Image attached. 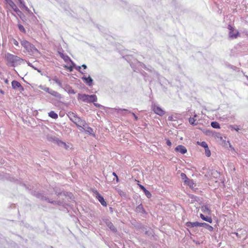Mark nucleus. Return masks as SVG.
Here are the masks:
<instances>
[{
    "label": "nucleus",
    "instance_id": "nucleus-10",
    "mask_svg": "<svg viewBox=\"0 0 248 248\" xmlns=\"http://www.w3.org/2000/svg\"><path fill=\"white\" fill-rule=\"evenodd\" d=\"M151 108L155 114L160 116H162L165 113V111L164 110H163L159 106L156 105L153 102L152 104Z\"/></svg>",
    "mask_w": 248,
    "mask_h": 248
},
{
    "label": "nucleus",
    "instance_id": "nucleus-40",
    "mask_svg": "<svg viewBox=\"0 0 248 248\" xmlns=\"http://www.w3.org/2000/svg\"><path fill=\"white\" fill-rule=\"evenodd\" d=\"M57 142L59 146H63L65 149H67V146L65 142L60 140H58Z\"/></svg>",
    "mask_w": 248,
    "mask_h": 248
},
{
    "label": "nucleus",
    "instance_id": "nucleus-1",
    "mask_svg": "<svg viewBox=\"0 0 248 248\" xmlns=\"http://www.w3.org/2000/svg\"><path fill=\"white\" fill-rule=\"evenodd\" d=\"M4 59L7 62V65L11 67H16L24 62L23 59L10 53L5 54Z\"/></svg>",
    "mask_w": 248,
    "mask_h": 248
},
{
    "label": "nucleus",
    "instance_id": "nucleus-61",
    "mask_svg": "<svg viewBox=\"0 0 248 248\" xmlns=\"http://www.w3.org/2000/svg\"><path fill=\"white\" fill-rule=\"evenodd\" d=\"M81 66L83 69H86L87 68V66L85 64H83Z\"/></svg>",
    "mask_w": 248,
    "mask_h": 248
},
{
    "label": "nucleus",
    "instance_id": "nucleus-38",
    "mask_svg": "<svg viewBox=\"0 0 248 248\" xmlns=\"http://www.w3.org/2000/svg\"><path fill=\"white\" fill-rule=\"evenodd\" d=\"M63 195L65 196L69 197V199L71 200H73L74 196L72 193L68 192H63Z\"/></svg>",
    "mask_w": 248,
    "mask_h": 248
},
{
    "label": "nucleus",
    "instance_id": "nucleus-41",
    "mask_svg": "<svg viewBox=\"0 0 248 248\" xmlns=\"http://www.w3.org/2000/svg\"><path fill=\"white\" fill-rule=\"evenodd\" d=\"M26 62L28 64V66L33 68L34 69H35V70H37L38 72H39V73H41V71L39 69H38L37 68H36V67L34 66L29 61H26Z\"/></svg>",
    "mask_w": 248,
    "mask_h": 248
},
{
    "label": "nucleus",
    "instance_id": "nucleus-18",
    "mask_svg": "<svg viewBox=\"0 0 248 248\" xmlns=\"http://www.w3.org/2000/svg\"><path fill=\"white\" fill-rule=\"evenodd\" d=\"M175 152H179L183 155L186 154L187 152V149L186 148L182 145H179L176 147L175 148Z\"/></svg>",
    "mask_w": 248,
    "mask_h": 248
},
{
    "label": "nucleus",
    "instance_id": "nucleus-54",
    "mask_svg": "<svg viewBox=\"0 0 248 248\" xmlns=\"http://www.w3.org/2000/svg\"><path fill=\"white\" fill-rule=\"evenodd\" d=\"M245 46V44H244V42H240L237 45V48H238V47H242Z\"/></svg>",
    "mask_w": 248,
    "mask_h": 248
},
{
    "label": "nucleus",
    "instance_id": "nucleus-50",
    "mask_svg": "<svg viewBox=\"0 0 248 248\" xmlns=\"http://www.w3.org/2000/svg\"><path fill=\"white\" fill-rule=\"evenodd\" d=\"M137 63L139 64V65L141 66L142 68H144L145 70L147 68V65H146L143 62H137Z\"/></svg>",
    "mask_w": 248,
    "mask_h": 248
},
{
    "label": "nucleus",
    "instance_id": "nucleus-15",
    "mask_svg": "<svg viewBox=\"0 0 248 248\" xmlns=\"http://www.w3.org/2000/svg\"><path fill=\"white\" fill-rule=\"evenodd\" d=\"M135 212L137 213L140 214L141 216L143 215H147V213L143 208V206L141 203L138 205L135 209Z\"/></svg>",
    "mask_w": 248,
    "mask_h": 248
},
{
    "label": "nucleus",
    "instance_id": "nucleus-14",
    "mask_svg": "<svg viewBox=\"0 0 248 248\" xmlns=\"http://www.w3.org/2000/svg\"><path fill=\"white\" fill-rule=\"evenodd\" d=\"M94 193L95 194V198L98 200L101 205L105 207L107 206V203L103 197L97 190H95Z\"/></svg>",
    "mask_w": 248,
    "mask_h": 248
},
{
    "label": "nucleus",
    "instance_id": "nucleus-29",
    "mask_svg": "<svg viewBox=\"0 0 248 248\" xmlns=\"http://www.w3.org/2000/svg\"><path fill=\"white\" fill-rule=\"evenodd\" d=\"M185 185H187L189 186V187L191 189L193 188V186L195 184L193 180L192 179H189L186 183H184Z\"/></svg>",
    "mask_w": 248,
    "mask_h": 248
},
{
    "label": "nucleus",
    "instance_id": "nucleus-2",
    "mask_svg": "<svg viewBox=\"0 0 248 248\" xmlns=\"http://www.w3.org/2000/svg\"><path fill=\"white\" fill-rule=\"evenodd\" d=\"M70 115L73 116L74 117V119H72V118L69 116L70 120L73 122L78 127H79V129L81 131H83V130H85L84 127L86 126L87 123L86 121L84 120L81 119L80 117L77 116L74 113L72 112L70 114Z\"/></svg>",
    "mask_w": 248,
    "mask_h": 248
},
{
    "label": "nucleus",
    "instance_id": "nucleus-6",
    "mask_svg": "<svg viewBox=\"0 0 248 248\" xmlns=\"http://www.w3.org/2000/svg\"><path fill=\"white\" fill-rule=\"evenodd\" d=\"M60 87L63 88L66 92L69 94H75L76 92L70 86L65 84H62L60 78H51Z\"/></svg>",
    "mask_w": 248,
    "mask_h": 248
},
{
    "label": "nucleus",
    "instance_id": "nucleus-58",
    "mask_svg": "<svg viewBox=\"0 0 248 248\" xmlns=\"http://www.w3.org/2000/svg\"><path fill=\"white\" fill-rule=\"evenodd\" d=\"M140 228L145 232V231L147 230L146 228L144 226H143V225H140Z\"/></svg>",
    "mask_w": 248,
    "mask_h": 248
},
{
    "label": "nucleus",
    "instance_id": "nucleus-9",
    "mask_svg": "<svg viewBox=\"0 0 248 248\" xmlns=\"http://www.w3.org/2000/svg\"><path fill=\"white\" fill-rule=\"evenodd\" d=\"M4 3L6 5H8L11 9L15 12L17 15L18 14H21L22 12L20 11L19 8L17 7L16 4L13 0H3Z\"/></svg>",
    "mask_w": 248,
    "mask_h": 248
},
{
    "label": "nucleus",
    "instance_id": "nucleus-43",
    "mask_svg": "<svg viewBox=\"0 0 248 248\" xmlns=\"http://www.w3.org/2000/svg\"><path fill=\"white\" fill-rule=\"evenodd\" d=\"M190 198L192 199V201H196V202H199L200 201V198L194 195H192L190 196Z\"/></svg>",
    "mask_w": 248,
    "mask_h": 248
},
{
    "label": "nucleus",
    "instance_id": "nucleus-25",
    "mask_svg": "<svg viewBox=\"0 0 248 248\" xmlns=\"http://www.w3.org/2000/svg\"><path fill=\"white\" fill-rule=\"evenodd\" d=\"M201 227H203L210 232H212L214 228L212 226L205 222H202Z\"/></svg>",
    "mask_w": 248,
    "mask_h": 248
},
{
    "label": "nucleus",
    "instance_id": "nucleus-12",
    "mask_svg": "<svg viewBox=\"0 0 248 248\" xmlns=\"http://www.w3.org/2000/svg\"><path fill=\"white\" fill-rule=\"evenodd\" d=\"M12 86L13 89L17 90L21 93L24 91V89L21 84L16 80H13L12 82Z\"/></svg>",
    "mask_w": 248,
    "mask_h": 248
},
{
    "label": "nucleus",
    "instance_id": "nucleus-35",
    "mask_svg": "<svg viewBox=\"0 0 248 248\" xmlns=\"http://www.w3.org/2000/svg\"><path fill=\"white\" fill-rule=\"evenodd\" d=\"M17 15L23 22H26L27 21V18L26 16L22 12H21V14H18Z\"/></svg>",
    "mask_w": 248,
    "mask_h": 248
},
{
    "label": "nucleus",
    "instance_id": "nucleus-22",
    "mask_svg": "<svg viewBox=\"0 0 248 248\" xmlns=\"http://www.w3.org/2000/svg\"><path fill=\"white\" fill-rule=\"evenodd\" d=\"M200 217L204 221L211 223L213 221L212 218L210 217L205 216L202 214H200Z\"/></svg>",
    "mask_w": 248,
    "mask_h": 248
},
{
    "label": "nucleus",
    "instance_id": "nucleus-30",
    "mask_svg": "<svg viewBox=\"0 0 248 248\" xmlns=\"http://www.w3.org/2000/svg\"><path fill=\"white\" fill-rule=\"evenodd\" d=\"M201 210H202V212H203V213H210L211 212V211L209 209V208L207 205H204L202 206L201 207Z\"/></svg>",
    "mask_w": 248,
    "mask_h": 248
},
{
    "label": "nucleus",
    "instance_id": "nucleus-51",
    "mask_svg": "<svg viewBox=\"0 0 248 248\" xmlns=\"http://www.w3.org/2000/svg\"><path fill=\"white\" fill-rule=\"evenodd\" d=\"M94 106H95L97 108H104V107L99 104L96 103L95 102L93 103Z\"/></svg>",
    "mask_w": 248,
    "mask_h": 248
},
{
    "label": "nucleus",
    "instance_id": "nucleus-4",
    "mask_svg": "<svg viewBox=\"0 0 248 248\" xmlns=\"http://www.w3.org/2000/svg\"><path fill=\"white\" fill-rule=\"evenodd\" d=\"M78 99L87 103H94L97 101V96L95 94L89 95L85 93H78Z\"/></svg>",
    "mask_w": 248,
    "mask_h": 248
},
{
    "label": "nucleus",
    "instance_id": "nucleus-55",
    "mask_svg": "<svg viewBox=\"0 0 248 248\" xmlns=\"http://www.w3.org/2000/svg\"><path fill=\"white\" fill-rule=\"evenodd\" d=\"M194 222V227H201L202 222Z\"/></svg>",
    "mask_w": 248,
    "mask_h": 248
},
{
    "label": "nucleus",
    "instance_id": "nucleus-57",
    "mask_svg": "<svg viewBox=\"0 0 248 248\" xmlns=\"http://www.w3.org/2000/svg\"><path fill=\"white\" fill-rule=\"evenodd\" d=\"M168 119L170 121H174V119L173 117L172 116H169Z\"/></svg>",
    "mask_w": 248,
    "mask_h": 248
},
{
    "label": "nucleus",
    "instance_id": "nucleus-42",
    "mask_svg": "<svg viewBox=\"0 0 248 248\" xmlns=\"http://www.w3.org/2000/svg\"><path fill=\"white\" fill-rule=\"evenodd\" d=\"M198 144L200 145L201 146L203 147L204 149L207 148L208 145L205 141H202V142H200L199 141L197 142Z\"/></svg>",
    "mask_w": 248,
    "mask_h": 248
},
{
    "label": "nucleus",
    "instance_id": "nucleus-34",
    "mask_svg": "<svg viewBox=\"0 0 248 248\" xmlns=\"http://www.w3.org/2000/svg\"><path fill=\"white\" fill-rule=\"evenodd\" d=\"M48 116L51 118L56 119L58 118V114L55 113L54 111H51L48 113Z\"/></svg>",
    "mask_w": 248,
    "mask_h": 248
},
{
    "label": "nucleus",
    "instance_id": "nucleus-64",
    "mask_svg": "<svg viewBox=\"0 0 248 248\" xmlns=\"http://www.w3.org/2000/svg\"><path fill=\"white\" fill-rule=\"evenodd\" d=\"M234 234L237 236L238 237H239V235L237 232H234Z\"/></svg>",
    "mask_w": 248,
    "mask_h": 248
},
{
    "label": "nucleus",
    "instance_id": "nucleus-48",
    "mask_svg": "<svg viewBox=\"0 0 248 248\" xmlns=\"http://www.w3.org/2000/svg\"><path fill=\"white\" fill-rule=\"evenodd\" d=\"M205 149V154L207 157H209L211 155V152L208 147Z\"/></svg>",
    "mask_w": 248,
    "mask_h": 248
},
{
    "label": "nucleus",
    "instance_id": "nucleus-16",
    "mask_svg": "<svg viewBox=\"0 0 248 248\" xmlns=\"http://www.w3.org/2000/svg\"><path fill=\"white\" fill-rule=\"evenodd\" d=\"M104 221L106 225L110 230L111 231L114 233H116L117 232V229L114 226L113 223L110 221H109V219H106Z\"/></svg>",
    "mask_w": 248,
    "mask_h": 248
},
{
    "label": "nucleus",
    "instance_id": "nucleus-27",
    "mask_svg": "<svg viewBox=\"0 0 248 248\" xmlns=\"http://www.w3.org/2000/svg\"><path fill=\"white\" fill-rule=\"evenodd\" d=\"M84 82L89 86H92L93 83V78H82Z\"/></svg>",
    "mask_w": 248,
    "mask_h": 248
},
{
    "label": "nucleus",
    "instance_id": "nucleus-24",
    "mask_svg": "<svg viewBox=\"0 0 248 248\" xmlns=\"http://www.w3.org/2000/svg\"><path fill=\"white\" fill-rule=\"evenodd\" d=\"M122 111H125V112H126L127 113H131L132 114V115L134 116L135 119L136 120H137L138 119V117L137 115H136V114L134 113V112H132L129 110H128V109H121V108H119L118 109V113H121V112Z\"/></svg>",
    "mask_w": 248,
    "mask_h": 248
},
{
    "label": "nucleus",
    "instance_id": "nucleus-8",
    "mask_svg": "<svg viewBox=\"0 0 248 248\" xmlns=\"http://www.w3.org/2000/svg\"><path fill=\"white\" fill-rule=\"evenodd\" d=\"M121 2V3L120 5L125 9L126 10V11L128 12L129 13H133V12H137L138 7L136 5H131L130 4H128V3L125 1L122 0H120Z\"/></svg>",
    "mask_w": 248,
    "mask_h": 248
},
{
    "label": "nucleus",
    "instance_id": "nucleus-39",
    "mask_svg": "<svg viewBox=\"0 0 248 248\" xmlns=\"http://www.w3.org/2000/svg\"><path fill=\"white\" fill-rule=\"evenodd\" d=\"M181 178L183 181L184 183H186V181H187L189 179L187 178L186 174L184 173H181Z\"/></svg>",
    "mask_w": 248,
    "mask_h": 248
},
{
    "label": "nucleus",
    "instance_id": "nucleus-19",
    "mask_svg": "<svg viewBox=\"0 0 248 248\" xmlns=\"http://www.w3.org/2000/svg\"><path fill=\"white\" fill-rule=\"evenodd\" d=\"M61 58L66 63L75 65V62L66 53L63 55L62 57H61Z\"/></svg>",
    "mask_w": 248,
    "mask_h": 248
},
{
    "label": "nucleus",
    "instance_id": "nucleus-46",
    "mask_svg": "<svg viewBox=\"0 0 248 248\" xmlns=\"http://www.w3.org/2000/svg\"><path fill=\"white\" fill-rule=\"evenodd\" d=\"M186 225L188 228H193L194 227V222L188 221L186 223Z\"/></svg>",
    "mask_w": 248,
    "mask_h": 248
},
{
    "label": "nucleus",
    "instance_id": "nucleus-17",
    "mask_svg": "<svg viewBox=\"0 0 248 248\" xmlns=\"http://www.w3.org/2000/svg\"><path fill=\"white\" fill-rule=\"evenodd\" d=\"M25 49L27 50V51L30 53L31 52L34 53L35 52H39V50L33 44H31L30 42H29V45H27Z\"/></svg>",
    "mask_w": 248,
    "mask_h": 248
},
{
    "label": "nucleus",
    "instance_id": "nucleus-3",
    "mask_svg": "<svg viewBox=\"0 0 248 248\" xmlns=\"http://www.w3.org/2000/svg\"><path fill=\"white\" fill-rule=\"evenodd\" d=\"M31 194L33 196H35L38 199H40L42 201H46L49 203H51L53 204H58L61 205L62 204V202L60 201H53L49 199L46 196H45L43 193H40L36 191H31Z\"/></svg>",
    "mask_w": 248,
    "mask_h": 248
},
{
    "label": "nucleus",
    "instance_id": "nucleus-63",
    "mask_svg": "<svg viewBox=\"0 0 248 248\" xmlns=\"http://www.w3.org/2000/svg\"><path fill=\"white\" fill-rule=\"evenodd\" d=\"M109 211H110V213H113V208L112 207H110L109 208Z\"/></svg>",
    "mask_w": 248,
    "mask_h": 248
},
{
    "label": "nucleus",
    "instance_id": "nucleus-11",
    "mask_svg": "<svg viewBox=\"0 0 248 248\" xmlns=\"http://www.w3.org/2000/svg\"><path fill=\"white\" fill-rule=\"evenodd\" d=\"M224 64L225 65L226 67H228V68H229L230 69H232L233 71H235L237 72H238L239 73V76H241L242 75H243L244 76H245L246 78H248V76H247V75H245L243 72L242 71H240V70L239 69V68L237 67L236 66H234V65H232L231 64H230L229 62H225L224 63Z\"/></svg>",
    "mask_w": 248,
    "mask_h": 248
},
{
    "label": "nucleus",
    "instance_id": "nucleus-49",
    "mask_svg": "<svg viewBox=\"0 0 248 248\" xmlns=\"http://www.w3.org/2000/svg\"><path fill=\"white\" fill-rule=\"evenodd\" d=\"M58 53L59 54L60 57H62L63 55H64L65 53H64V50L61 47L59 50H58Z\"/></svg>",
    "mask_w": 248,
    "mask_h": 248
},
{
    "label": "nucleus",
    "instance_id": "nucleus-44",
    "mask_svg": "<svg viewBox=\"0 0 248 248\" xmlns=\"http://www.w3.org/2000/svg\"><path fill=\"white\" fill-rule=\"evenodd\" d=\"M188 121H189V123H190V124H191V125H197V123H195V119H194V118L190 117L189 118Z\"/></svg>",
    "mask_w": 248,
    "mask_h": 248
},
{
    "label": "nucleus",
    "instance_id": "nucleus-36",
    "mask_svg": "<svg viewBox=\"0 0 248 248\" xmlns=\"http://www.w3.org/2000/svg\"><path fill=\"white\" fill-rule=\"evenodd\" d=\"M21 46L25 49L27 45L29 44V42L25 40H21L19 39Z\"/></svg>",
    "mask_w": 248,
    "mask_h": 248
},
{
    "label": "nucleus",
    "instance_id": "nucleus-47",
    "mask_svg": "<svg viewBox=\"0 0 248 248\" xmlns=\"http://www.w3.org/2000/svg\"><path fill=\"white\" fill-rule=\"evenodd\" d=\"M79 73L82 75V77L81 78H91L90 75H88L87 73L82 71V70L79 72Z\"/></svg>",
    "mask_w": 248,
    "mask_h": 248
},
{
    "label": "nucleus",
    "instance_id": "nucleus-7",
    "mask_svg": "<svg viewBox=\"0 0 248 248\" xmlns=\"http://www.w3.org/2000/svg\"><path fill=\"white\" fill-rule=\"evenodd\" d=\"M17 3L19 7L21 10H24L27 11L31 16H32V19L37 20L36 16L33 15L32 12L30 10V9L26 5L25 2L24 0H16Z\"/></svg>",
    "mask_w": 248,
    "mask_h": 248
},
{
    "label": "nucleus",
    "instance_id": "nucleus-33",
    "mask_svg": "<svg viewBox=\"0 0 248 248\" xmlns=\"http://www.w3.org/2000/svg\"><path fill=\"white\" fill-rule=\"evenodd\" d=\"M131 57V55H125L123 56V58L127 62H128L130 63V65L131 66V67L134 69V67L133 66V64L130 62Z\"/></svg>",
    "mask_w": 248,
    "mask_h": 248
},
{
    "label": "nucleus",
    "instance_id": "nucleus-31",
    "mask_svg": "<svg viewBox=\"0 0 248 248\" xmlns=\"http://www.w3.org/2000/svg\"><path fill=\"white\" fill-rule=\"evenodd\" d=\"M17 27L20 31H21V32L26 33V31L25 29L24 28V26L19 23V21H18V23L17 25Z\"/></svg>",
    "mask_w": 248,
    "mask_h": 248
},
{
    "label": "nucleus",
    "instance_id": "nucleus-20",
    "mask_svg": "<svg viewBox=\"0 0 248 248\" xmlns=\"http://www.w3.org/2000/svg\"><path fill=\"white\" fill-rule=\"evenodd\" d=\"M138 185L140 189L143 191L144 194L148 198H150L152 197V194L151 192L148 190H147L143 186L140 184H139Z\"/></svg>",
    "mask_w": 248,
    "mask_h": 248
},
{
    "label": "nucleus",
    "instance_id": "nucleus-62",
    "mask_svg": "<svg viewBox=\"0 0 248 248\" xmlns=\"http://www.w3.org/2000/svg\"><path fill=\"white\" fill-rule=\"evenodd\" d=\"M86 43L90 47H95V46L92 44H90L88 42H86Z\"/></svg>",
    "mask_w": 248,
    "mask_h": 248
},
{
    "label": "nucleus",
    "instance_id": "nucleus-45",
    "mask_svg": "<svg viewBox=\"0 0 248 248\" xmlns=\"http://www.w3.org/2000/svg\"><path fill=\"white\" fill-rule=\"evenodd\" d=\"M39 87L40 89L48 93H49L50 91L51 90V89H49L48 87H44V86L40 85Z\"/></svg>",
    "mask_w": 248,
    "mask_h": 248
},
{
    "label": "nucleus",
    "instance_id": "nucleus-37",
    "mask_svg": "<svg viewBox=\"0 0 248 248\" xmlns=\"http://www.w3.org/2000/svg\"><path fill=\"white\" fill-rule=\"evenodd\" d=\"M211 125L214 128L217 129L220 128V125L217 122H212L211 123Z\"/></svg>",
    "mask_w": 248,
    "mask_h": 248
},
{
    "label": "nucleus",
    "instance_id": "nucleus-28",
    "mask_svg": "<svg viewBox=\"0 0 248 248\" xmlns=\"http://www.w3.org/2000/svg\"><path fill=\"white\" fill-rule=\"evenodd\" d=\"M85 130H83V131H85L86 133L90 135H94L93 129L90 127H84Z\"/></svg>",
    "mask_w": 248,
    "mask_h": 248
},
{
    "label": "nucleus",
    "instance_id": "nucleus-53",
    "mask_svg": "<svg viewBox=\"0 0 248 248\" xmlns=\"http://www.w3.org/2000/svg\"><path fill=\"white\" fill-rule=\"evenodd\" d=\"M12 40L13 41L14 44L16 46H18V47L19 46L18 42L15 39L12 38Z\"/></svg>",
    "mask_w": 248,
    "mask_h": 248
},
{
    "label": "nucleus",
    "instance_id": "nucleus-56",
    "mask_svg": "<svg viewBox=\"0 0 248 248\" xmlns=\"http://www.w3.org/2000/svg\"><path fill=\"white\" fill-rule=\"evenodd\" d=\"M145 234L148 236H150V235H152V232L151 231L146 230L145 232Z\"/></svg>",
    "mask_w": 248,
    "mask_h": 248
},
{
    "label": "nucleus",
    "instance_id": "nucleus-21",
    "mask_svg": "<svg viewBox=\"0 0 248 248\" xmlns=\"http://www.w3.org/2000/svg\"><path fill=\"white\" fill-rule=\"evenodd\" d=\"M74 69H75L78 72H80L81 70V66H78L75 63V65L73 64H70L69 66V70L70 71H72Z\"/></svg>",
    "mask_w": 248,
    "mask_h": 248
},
{
    "label": "nucleus",
    "instance_id": "nucleus-60",
    "mask_svg": "<svg viewBox=\"0 0 248 248\" xmlns=\"http://www.w3.org/2000/svg\"><path fill=\"white\" fill-rule=\"evenodd\" d=\"M166 144L168 146H170L171 145V142L170 140H167L166 141Z\"/></svg>",
    "mask_w": 248,
    "mask_h": 248
},
{
    "label": "nucleus",
    "instance_id": "nucleus-52",
    "mask_svg": "<svg viewBox=\"0 0 248 248\" xmlns=\"http://www.w3.org/2000/svg\"><path fill=\"white\" fill-rule=\"evenodd\" d=\"M54 191L55 192V194H56L58 196H60L62 194H63V192L58 191V190H57L56 189H54Z\"/></svg>",
    "mask_w": 248,
    "mask_h": 248
},
{
    "label": "nucleus",
    "instance_id": "nucleus-59",
    "mask_svg": "<svg viewBox=\"0 0 248 248\" xmlns=\"http://www.w3.org/2000/svg\"><path fill=\"white\" fill-rule=\"evenodd\" d=\"M112 175H113V176H115V177H116V181H117V182H118V181H119V178H118V176L117 175L116 173L115 172H113L112 173Z\"/></svg>",
    "mask_w": 248,
    "mask_h": 248
},
{
    "label": "nucleus",
    "instance_id": "nucleus-13",
    "mask_svg": "<svg viewBox=\"0 0 248 248\" xmlns=\"http://www.w3.org/2000/svg\"><path fill=\"white\" fill-rule=\"evenodd\" d=\"M145 70L150 74V75H148V77L153 76L159 77L160 76V74H159V73L156 71L155 70V69L153 67H152L151 65H148Z\"/></svg>",
    "mask_w": 248,
    "mask_h": 248
},
{
    "label": "nucleus",
    "instance_id": "nucleus-5",
    "mask_svg": "<svg viewBox=\"0 0 248 248\" xmlns=\"http://www.w3.org/2000/svg\"><path fill=\"white\" fill-rule=\"evenodd\" d=\"M227 29H228L229 38L230 39H234L240 36V32L237 30L235 27L231 24L228 25Z\"/></svg>",
    "mask_w": 248,
    "mask_h": 248
},
{
    "label": "nucleus",
    "instance_id": "nucleus-32",
    "mask_svg": "<svg viewBox=\"0 0 248 248\" xmlns=\"http://www.w3.org/2000/svg\"><path fill=\"white\" fill-rule=\"evenodd\" d=\"M240 125H236V124H234V125H230L229 126V128L231 130H235L237 132H239V130L240 129Z\"/></svg>",
    "mask_w": 248,
    "mask_h": 248
},
{
    "label": "nucleus",
    "instance_id": "nucleus-26",
    "mask_svg": "<svg viewBox=\"0 0 248 248\" xmlns=\"http://www.w3.org/2000/svg\"><path fill=\"white\" fill-rule=\"evenodd\" d=\"M90 20H91V22L93 23V24L94 25V26L96 28H97L100 31L102 32H104V31H105V29H104V28L103 26H101V25H99V24H96V23H95L93 21V20L92 19H91Z\"/></svg>",
    "mask_w": 248,
    "mask_h": 248
},
{
    "label": "nucleus",
    "instance_id": "nucleus-23",
    "mask_svg": "<svg viewBox=\"0 0 248 248\" xmlns=\"http://www.w3.org/2000/svg\"><path fill=\"white\" fill-rule=\"evenodd\" d=\"M49 93L58 99H60L62 98V96L60 93L52 89H51Z\"/></svg>",
    "mask_w": 248,
    "mask_h": 248
}]
</instances>
